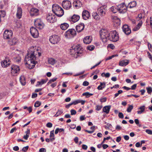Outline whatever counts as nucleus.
Segmentation results:
<instances>
[{
	"mask_svg": "<svg viewBox=\"0 0 152 152\" xmlns=\"http://www.w3.org/2000/svg\"><path fill=\"white\" fill-rule=\"evenodd\" d=\"M69 25L67 23H64L61 24L60 25L61 28L63 30H65L69 27Z\"/></svg>",
	"mask_w": 152,
	"mask_h": 152,
	"instance_id": "nucleus-26",
	"label": "nucleus"
},
{
	"mask_svg": "<svg viewBox=\"0 0 152 152\" xmlns=\"http://www.w3.org/2000/svg\"><path fill=\"white\" fill-rule=\"evenodd\" d=\"M57 78H53V79L50 80L49 81L48 83V84L49 85L52 82H54L56 80Z\"/></svg>",
	"mask_w": 152,
	"mask_h": 152,
	"instance_id": "nucleus-49",
	"label": "nucleus"
},
{
	"mask_svg": "<svg viewBox=\"0 0 152 152\" xmlns=\"http://www.w3.org/2000/svg\"><path fill=\"white\" fill-rule=\"evenodd\" d=\"M29 148L28 146H27L26 147H23L22 149V151L24 152H25V151H26Z\"/></svg>",
	"mask_w": 152,
	"mask_h": 152,
	"instance_id": "nucleus-51",
	"label": "nucleus"
},
{
	"mask_svg": "<svg viewBox=\"0 0 152 152\" xmlns=\"http://www.w3.org/2000/svg\"><path fill=\"white\" fill-rule=\"evenodd\" d=\"M63 113L62 110H58L54 116V117H57L61 115Z\"/></svg>",
	"mask_w": 152,
	"mask_h": 152,
	"instance_id": "nucleus-38",
	"label": "nucleus"
},
{
	"mask_svg": "<svg viewBox=\"0 0 152 152\" xmlns=\"http://www.w3.org/2000/svg\"><path fill=\"white\" fill-rule=\"evenodd\" d=\"M5 15V12L4 11H0V17L1 19V17H4Z\"/></svg>",
	"mask_w": 152,
	"mask_h": 152,
	"instance_id": "nucleus-46",
	"label": "nucleus"
},
{
	"mask_svg": "<svg viewBox=\"0 0 152 152\" xmlns=\"http://www.w3.org/2000/svg\"><path fill=\"white\" fill-rule=\"evenodd\" d=\"M30 31L32 36L34 38H37L38 36V31L35 28L32 27L30 28Z\"/></svg>",
	"mask_w": 152,
	"mask_h": 152,
	"instance_id": "nucleus-12",
	"label": "nucleus"
},
{
	"mask_svg": "<svg viewBox=\"0 0 152 152\" xmlns=\"http://www.w3.org/2000/svg\"><path fill=\"white\" fill-rule=\"evenodd\" d=\"M20 71V68L19 66L13 65L11 66V73L12 76H16Z\"/></svg>",
	"mask_w": 152,
	"mask_h": 152,
	"instance_id": "nucleus-7",
	"label": "nucleus"
},
{
	"mask_svg": "<svg viewBox=\"0 0 152 152\" xmlns=\"http://www.w3.org/2000/svg\"><path fill=\"white\" fill-rule=\"evenodd\" d=\"M115 56V55H114L105 58V60L107 61L108 60H110Z\"/></svg>",
	"mask_w": 152,
	"mask_h": 152,
	"instance_id": "nucleus-50",
	"label": "nucleus"
},
{
	"mask_svg": "<svg viewBox=\"0 0 152 152\" xmlns=\"http://www.w3.org/2000/svg\"><path fill=\"white\" fill-rule=\"evenodd\" d=\"M106 7L105 6H103L98 8L97 11L98 14L102 16H104L106 12Z\"/></svg>",
	"mask_w": 152,
	"mask_h": 152,
	"instance_id": "nucleus-11",
	"label": "nucleus"
},
{
	"mask_svg": "<svg viewBox=\"0 0 152 152\" xmlns=\"http://www.w3.org/2000/svg\"><path fill=\"white\" fill-rule=\"evenodd\" d=\"M71 115H75L76 113V111L74 110H71L70 111Z\"/></svg>",
	"mask_w": 152,
	"mask_h": 152,
	"instance_id": "nucleus-54",
	"label": "nucleus"
},
{
	"mask_svg": "<svg viewBox=\"0 0 152 152\" xmlns=\"http://www.w3.org/2000/svg\"><path fill=\"white\" fill-rule=\"evenodd\" d=\"M73 5L76 7L78 8L82 6L81 2L79 0H77L73 3Z\"/></svg>",
	"mask_w": 152,
	"mask_h": 152,
	"instance_id": "nucleus-31",
	"label": "nucleus"
},
{
	"mask_svg": "<svg viewBox=\"0 0 152 152\" xmlns=\"http://www.w3.org/2000/svg\"><path fill=\"white\" fill-rule=\"evenodd\" d=\"M106 86V83L105 82H100V85L98 86L97 88L99 90H102Z\"/></svg>",
	"mask_w": 152,
	"mask_h": 152,
	"instance_id": "nucleus-30",
	"label": "nucleus"
},
{
	"mask_svg": "<svg viewBox=\"0 0 152 152\" xmlns=\"http://www.w3.org/2000/svg\"><path fill=\"white\" fill-rule=\"evenodd\" d=\"M119 37L118 33L115 30L110 32L108 40L113 42H116L119 40Z\"/></svg>",
	"mask_w": 152,
	"mask_h": 152,
	"instance_id": "nucleus-5",
	"label": "nucleus"
},
{
	"mask_svg": "<svg viewBox=\"0 0 152 152\" xmlns=\"http://www.w3.org/2000/svg\"><path fill=\"white\" fill-rule=\"evenodd\" d=\"M13 32L11 30H6L3 34V38L5 39H10L12 36Z\"/></svg>",
	"mask_w": 152,
	"mask_h": 152,
	"instance_id": "nucleus-10",
	"label": "nucleus"
},
{
	"mask_svg": "<svg viewBox=\"0 0 152 152\" xmlns=\"http://www.w3.org/2000/svg\"><path fill=\"white\" fill-rule=\"evenodd\" d=\"M135 146L137 147H141L142 146L141 145L140 143L139 142H137L135 144Z\"/></svg>",
	"mask_w": 152,
	"mask_h": 152,
	"instance_id": "nucleus-62",
	"label": "nucleus"
},
{
	"mask_svg": "<svg viewBox=\"0 0 152 152\" xmlns=\"http://www.w3.org/2000/svg\"><path fill=\"white\" fill-rule=\"evenodd\" d=\"M30 13L31 16H37L39 14V10L37 8H32L30 10Z\"/></svg>",
	"mask_w": 152,
	"mask_h": 152,
	"instance_id": "nucleus-15",
	"label": "nucleus"
},
{
	"mask_svg": "<svg viewBox=\"0 0 152 152\" xmlns=\"http://www.w3.org/2000/svg\"><path fill=\"white\" fill-rule=\"evenodd\" d=\"M13 59L14 61L15 62L19 63L21 61V58L20 56H18L16 57H14Z\"/></svg>",
	"mask_w": 152,
	"mask_h": 152,
	"instance_id": "nucleus-35",
	"label": "nucleus"
},
{
	"mask_svg": "<svg viewBox=\"0 0 152 152\" xmlns=\"http://www.w3.org/2000/svg\"><path fill=\"white\" fill-rule=\"evenodd\" d=\"M70 52L72 54L76 55L77 56H80L83 53V48L80 45L74 46L72 47Z\"/></svg>",
	"mask_w": 152,
	"mask_h": 152,
	"instance_id": "nucleus-2",
	"label": "nucleus"
},
{
	"mask_svg": "<svg viewBox=\"0 0 152 152\" xmlns=\"http://www.w3.org/2000/svg\"><path fill=\"white\" fill-rule=\"evenodd\" d=\"M22 14V10L21 8L18 7L17 8L16 13L17 17L18 19H20L21 18Z\"/></svg>",
	"mask_w": 152,
	"mask_h": 152,
	"instance_id": "nucleus-22",
	"label": "nucleus"
},
{
	"mask_svg": "<svg viewBox=\"0 0 152 152\" xmlns=\"http://www.w3.org/2000/svg\"><path fill=\"white\" fill-rule=\"evenodd\" d=\"M129 63V60H122L119 62V65L121 66H125L127 65Z\"/></svg>",
	"mask_w": 152,
	"mask_h": 152,
	"instance_id": "nucleus-23",
	"label": "nucleus"
},
{
	"mask_svg": "<svg viewBox=\"0 0 152 152\" xmlns=\"http://www.w3.org/2000/svg\"><path fill=\"white\" fill-rule=\"evenodd\" d=\"M93 95V94H92L88 92L84 93L82 94L83 96H86L87 98H88L90 96H92Z\"/></svg>",
	"mask_w": 152,
	"mask_h": 152,
	"instance_id": "nucleus-41",
	"label": "nucleus"
},
{
	"mask_svg": "<svg viewBox=\"0 0 152 152\" xmlns=\"http://www.w3.org/2000/svg\"><path fill=\"white\" fill-rule=\"evenodd\" d=\"M122 29L126 35L129 34L131 32V29L127 25H124L123 26Z\"/></svg>",
	"mask_w": 152,
	"mask_h": 152,
	"instance_id": "nucleus-17",
	"label": "nucleus"
},
{
	"mask_svg": "<svg viewBox=\"0 0 152 152\" xmlns=\"http://www.w3.org/2000/svg\"><path fill=\"white\" fill-rule=\"evenodd\" d=\"M42 22V21L40 19H37L35 20L34 22L35 26L37 25V24L40 23V22Z\"/></svg>",
	"mask_w": 152,
	"mask_h": 152,
	"instance_id": "nucleus-43",
	"label": "nucleus"
},
{
	"mask_svg": "<svg viewBox=\"0 0 152 152\" xmlns=\"http://www.w3.org/2000/svg\"><path fill=\"white\" fill-rule=\"evenodd\" d=\"M94 46L93 45L89 46L87 47V49H88V50L91 51L93 50L94 49Z\"/></svg>",
	"mask_w": 152,
	"mask_h": 152,
	"instance_id": "nucleus-47",
	"label": "nucleus"
},
{
	"mask_svg": "<svg viewBox=\"0 0 152 152\" xmlns=\"http://www.w3.org/2000/svg\"><path fill=\"white\" fill-rule=\"evenodd\" d=\"M111 108V106H106L103 107V112L108 114L109 113L110 109Z\"/></svg>",
	"mask_w": 152,
	"mask_h": 152,
	"instance_id": "nucleus-28",
	"label": "nucleus"
},
{
	"mask_svg": "<svg viewBox=\"0 0 152 152\" xmlns=\"http://www.w3.org/2000/svg\"><path fill=\"white\" fill-rule=\"evenodd\" d=\"M85 102V101L84 100H81L80 99H78L77 100H76L75 101L73 102V104L74 105H76L78 103H81V104L82 105L84 104Z\"/></svg>",
	"mask_w": 152,
	"mask_h": 152,
	"instance_id": "nucleus-33",
	"label": "nucleus"
},
{
	"mask_svg": "<svg viewBox=\"0 0 152 152\" xmlns=\"http://www.w3.org/2000/svg\"><path fill=\"white\" fill-rule=\"evenodd\" d=\"M76 34V32L75 29H70L67 31L65 33V37L67 38L74 37Z\"/></svg>",
	"mask_w": 152,
	"mask_h": 152,
	"instance_id": "nucleus-6",
	"label": "nucleus"
},
{
	"mask_svg": "<svg viewBox=\"0 0 152 152\" xmlns=\"http://www.w3.org/2000/svg\"><path fill=\"white\" fill-rule=\"evenodd\" d=\"M20 81L21 84L24 86L26 84L25 77L24 76H22L20 77Z\"/></svg>",
	"mask_w": 152,
	"mask_h": 152,
	"instance_id": "nucleus-32",
	"label": "nucleus"
},
{
	"mask_svg": "<svg viewBox=\"0 0 152 152\" xmlns=\"http://www.w3.org/2000/svg\"><path fill=\"white\" fill-rule=\"evenodd\" d=\"M110 10L113 13H114L117 12V11H118V7L116 8L114 6H112L110 8Z\"/></svg>",
	"mask_w": 152,
	"mask_h": 152,
	"instance_id": "nucleus-40",
	"label": "nucleus"
},
{
	"mask_svg": "<svg viewBox=\"0 0 152 152\" xmlns=\"http://www.w3.org/2000/svg\"><path fill=\"white\" fill-rule=\"evenodd\" d=\"M145 16V14L144 11L142 12L141 13L139 14L138 16L136 18V20L137 21H140L142 20H144V18Z\"/></svg>",
	"mask_w": 152,
	"mask_h": 152,
	"instance_id": "nucleus-18",
	"label": "nucleus"
},
{
	"mask_svg": "<svg viewBox=\"0 0 152 152\" xmlns=\"http://www.w3.org/2000/svg\"><path fill=\"white\" fill-rule=\"evenodd\" d=\"M82 17L84 19L86 20L90 17V15L88 11L84 10L82 13Z\"/></svg>",
	"mask_w": 152,
	"mask_h": 152,
	"instance_id": "nucleus-19",
	"label": "nucleus"
},
{
	"mask_svg": "<svg viewBox=\"0 0 152 152\" xmlns=\"http://www.w3.org/2000/svg\"><path fill=\"white\" fill-rule=\"evenodd\" d=\"M118 116L119 117L121 118H123L124 117V115L122 113H119Z\"/></svg>",
	"mask_w": 152,
	"mask_h": 152,
	"instance_id": "nucleus-53",
	"label": "nucleus"
},
{
	"mask_svg": "<svg viewBox=\"0 0 152 152\" xmlns=\"http://www.w3.org/2000/svg\"><path fill=\"white\" fill-rule=\"evenodd\" d=\"M138 110H140L137 111V113L138 114H140L142 113L145 111V106H142L138 108Z\"/></svg>",
	"mask_w": 152,
	"mask_h": 152,
	"instance_id": "nucleus-29",
	"label": "nucleus"
},
{
	"mask_svg": "<svg viewBox=\"0 0 152 152\" xmlns=\"http://www.w3.org/2000/svg\"><path fill=\"white\" fill-rule=\"evenodd\" d=\"M48 62L50 64L53 65L55 63V60L53 58H50L48 60Z\"/></svg>",
	"mask_w": 152,
	"mask_h": 152,
	"instance_id": "nucleus-42",
	"label": "nucleus"
},
{
	"mask_svg": "<svg viewBox=\"0 0 152 152\" xmlns=\"http://www.w3.org/2000/svg\"><path fill=\"white\" fill-rule=\"evenodd\" d=\"M47 80L44 79H42L41 80L37 82V84L36 85L37 86H39V85H42L46 83Z\"/></svg>",
	"mask_w": 152,
	"mask_h": 152,
	"instance_id": "nucleus-36",
	"label": "nucleus"
},
{
	"mask_svg": "<svg viewBox=\"0 0 152 152\" xmlns=\"http://www.w3.org/2000/svg\"><path fill=\"white\" fill-rule=\"evenodd\" d=\"M107 100V98L106 97L101 98L100 101L101 102H106Z\"/></svg>",
	"mask_w": 152,
	"mask_h": 152,
	"instance_id": "nucleus-56",
	"label": "nucleus"
},
{
	"mask_svg": "<svg viewBox=\"0 0 152 152\" xmlns=\"http://www.w3.org/2000/svg\"><path fill=\"white\" fill-rule=\"evenodd\" d=\"M80 16L79 15H74L72 17V21L74 23L80 19Z\"/></svg>",
	"mask_w": 152,
	"mask_h": 152,
	"instance_id": "nucleus-24",
	"label": "nucleus"
},
{
	"mask_svg": "<svg viewBox=\"0 0 152 152\" xmlns=\"http://www.w3.org/2000/svg\"><path fill=\"white\" fill-rule=\"evenodd\" d=\"M63 7L66 10L69 9L71 7V4L68 0H64L62 3Z\"/></svg>",
	"mask_w": 152,
	"mask_h": 152,
	"instance_id": "nucleus-14",
	"label": "nucleus"
},
{
	"mask_svg": "<svg viewBox=\"0 0 152 152\" xmlns=\"http://www.w3.org/2000/svg\"><path fill=\"white\" fill-rule=\"evenodd\" d=\"M54 131L53 130L50 132V137H54Z\"/></svg>",
	"mask_w": 152,
	"mask_h": 152,
	"instance_id": "nucleus-59",
	"label": "nucleus"
},
{
	"mask_svg": "<svg viewBox=\"0 0 152 152\" xmlns=\"http://www.w3.org/2000/svg\"><path fill=\"white\" fill-rule=\"evenodd\" d=\"M47 20L50 23H53L56 20L55 16L52 14H49L47 17Z\"/></svg>",
	"mask_w": 152,
	"mask_h": 152,
	"instance_id": "nucleus-13",
	"label": "nucleus"
},
{
	"mask_svg": "<svg viewBox=\"0 0 152 152\" xmlns=\"http://www.w3.org/2000/svg\"><path fill=\"white\" fill-rule=\"evenodd\" d=\"M137 87V84H134L132 85V86L131 88H130L132 90H135L136 88Z\"/></svg>",
	"mask_w": 152,
	"mask_h": 152,
	"instance_id": "nucleus-57",
	"label": "nucleus"
},
{
	"mask_svg": "<svg viewBox=\"0 0 152 152\" xmlns=\"http://www.w3.org/2000/svg\"><path fill=\"white\" fill-rule=\"evenodd\" d=\"M142 23V22L141 21H140L138 23L137 25L133 28L132 30L134 31H135L138 30L141 26Z\"/></svg>",
	"mask_w": 152,
	"mask_h": 152,
	"instance_id": "nucleus-27",
	"label": "nucleus"
},
{
	"mask_svg": "<svg viewBox=\"0 0 152 152\" xmlns=\"http://www.w3.org/2000/svg\"><path fill=\"white\" fill-rule=\"evenodd\" d=\"M102 108V106L97 105L96 106V110L97 111L100 110Z\"/></svg>",
	"mask_w": 152,
	"mask_h": 152,
	"instance_id": "nucleus-52",
	"label": "nucleus"
},
{
	"mask_svg": "<svg viewBox=\"0 0 152 152\" xmlns=\"http://www.w3.org/2000/svg\"><path fill=\"white\" fill-rule=\"evenodd\" d=\"M145 132L148 134H152V131L150 129H146Z\"/></svg>",
	"mask_w": 152,
	"mask_h": 152,
	"instance_id": "nucleus-55",
	"label": "nucleus"
},
{
	"mask_svg": "<svg viewBox=\"0 0 152 152\" xmlns=\"http://www.w3.org/2000/svg\"><path fill=\"white\" fill-rule=\"evenodd\" d=\"M40 49L39 47L31 46L28 50V53L26 56L25 61L26 62V66L28 69H31L34 68L36 64V55L37 53L39 56L41 55Z\"/></svg>",
	"mask_w": 152,
	"mask_h": 152,
	"instance_id": "nucleus-1",
	"label": "nucleus"
},
{
	"mask_svg": "<svg viewBox=\"0 0 152 152\" xmlns=\"http://www.w3.org/2000/svg\"><path fill=\"white\" fill-rule=\"evenodd\" d=\"M89 84V83L87 81H85L83 83V85L85 86H88Z\"/></svg>",
	"mask_w": 152,
	"mask_h": 152,
	"instance_id": "nucleus-61",
	"label": "nucleus"
},
{
	"mask_svg": "<svg viewBox=\"0 0 152 152\" xmlns=\"http://www.w3.org/2000/svg\"><path fill=\"white\" fill-rule=\"evenodd\" d=\"M110 32L105 29H102L100 31V37L103 42L105 43L107 42L110 36Z\"/></svg>",
	"mask_w": 152,
	"mask_h": 152,
	"instance_id": "nucleus-4",
	"label": "nucleus"
},
{
	"mask_svg": "<svg viewBox=\"0 0 152 152\" xmlns=\"http://www.w3.org/2000/svg\"><path fill=\"white\" fill-rule=\"evenodd\" d=\"M76 125L74 124H71L70 125V127L71 129H75L76 127Z\"/></svg>",
	"mask_w": 152,
	"mask_h": 152,
	"instance_id": "nucleus-63",
	"label": "nucleus"
},
{
	"mask_svg": "<svg viewBox=\"0 0 152 152\" xmlns=\"http://www.w3.org/2000/svg\"><path fill=\"white\" fill-rule=\"evenodd\" d=\"M92 40V38L91 36H88L85 37L83 40L84 43L88 44L91 43Z\"/></svg>",
	"mask_w": 152,
	"mask_h": 152,
	"instance_id": "nucleus-21",
	"label": "nucleus"
},
{
	"mask_svg": "<svg viewBox=\"0 0 152 152\" xmlns=\"http://www.w3.org/2000/svg\"><path fill=\"white\" fill-rule=\"evenodd\" d=\"M46 150L45 148H42L39 149V152H46Z\"/></svg>",
	"mask_w": 152,
	"mask_h": 152,
	"instance_id": "nucleus-60",
	"label": "nucleus"
},
{
	"mask_svg": "<svg viewBox=\"0 0 152 152\" xmlns=\"http://www.w3.org/2000/svg\"><path fill=\"white\" fill-rule=\"evenodd\" d=\"M146 89L147 90V93L149 94H151L152 92V88L151 87H147Z\"/></svg>",
	"mask_w": 152,
	"mask_h": 152,
	"instance_id": "nucleus-45",
	"label": "nucleus"
},
{
	"mask_svg": "<svg viewBox=\"0 0 152 152\" xmlns=\"http://www.w3.org/2000/svg\"><path fill=\"white\" fill-rule=\"evenodd\" d=\"M49 40L51 43L55 44L57 43L59 41L60 38L58 35H53L50 37Z\"/></svg>",
	"mask_w": 152,
	"mask_h": 152,
	"instance_id": "nucleus-8",
	"label": "nucleus"
},
{
	"mask_svg": "<svg viewBox=\"0 0 152 152\" xmlns=\"http://www.w3.org/2000/svg\"><path fill=\"white\" fill-rule=\"evenodd\" d=\"M41 104V103L39 101L36 102L34 104V106L35 107H39Z\"/></svg>",
	"mask_w": 152,
	"mask_h": 152,
	"instance_id": "nucleus-48",
	"label": "nucleus"
},
{
	"mask_svg": "<svg viewBox=\"0 0 152 152\" xmlns=\"http://www.w3.org/2000/svg\"><path fill=\"white\" fill-rule=\"evenodd\" d=\"M18 41V39L15 38L11 39L9 41V43L11 45H16Z\"/></svg>",
	"mask_w": 152,
	"mask_h": 152,
	"instance_id": "nucleus-25",
	"label": "nucleus"
},
{
	"mask_svg": "<svg viewBox=\"0 0 152 152\" xmlns=\"http://www.w3.org/2000/svg\"><path fill=\"white\" fill-rule=\"evenodd\" d=\"M133 107L132 105H129L127 108V111L128 113L131 112L132 110L133 109Z\"/></svg>",
	"mask_w": 152,
	"mask_h": 152,
	"instance_id": "nucleus-44",
	"label": "nucleus"
},
{
	"mask_svg": "<svg viewBox=\"0 0 152 152\" xmlns=\"http://www.w3.org/2000/svg\"><path fill=\"white\" fill-rule=\"evenodd\" d=\"M136 5V2L135 1H132L130 2L129 4V7L130 8H132L135 7Z\"/></svg>",
	"mask_w": 152,
	"mask_h": 152,
	"instance_id": "nucleus-37",
	"label": "nucleus"
},
{
	"mask_svg": "<svg viewBox=\"0 0 152 152\" xmlns=\"http://www.w3.org/2000/svg\"><path fill=\"white\" fill-rule=\"evenodd\" d=\"M121 140V137L120 136H119L117 137L116 141L117 142H119Z\"/></svg>",
	"mask_w": 152,
	"mask_h": 152,
	"instance_id": "nucleus-64",
	"label": "nucleus"
},
{
	"mask_svg": "<svg viewBox=\"0 0 152 152\" xmlns=\"http://www.w3.org/2000/svg\"><path fill=\"white\" fill-rule=\"evenodd\" d=\"M44 25L43 23V22H40V23L38 24L37 25L35 26L37 28H39V29H42L44 27Z\"/></svg>",
	"mask_w": 152,
	"mask_h": 152,
	"instance_id": "nucleus-39",
	"label": "nucleus"
},
{
	"mask_svg": "<svg viewBox=\"0 0 152 152\" xmlns=\"http://www.w3.org/2000/svg\"><path fill=\"white\" fill-rule=\"evenodd\" d=\"M11 61L10 60L7 58L2 61L1 62V65L3 67H8L10 64Z\"/></svg>",
	"mask_w": 152,
	"mask_h": 152,
	"instance_id": "nucleus-16",
	"label": "nucleus"
},
{
	"mask_svg": "<svg viewBox=\"0 0 152 152\" xmlns=\"http://www.w3.org/2000/svg\"><path fill=\"white\" fill-rule=\"evenodd\" d=\"M84 25L83 23H81L77 25L76 27L77 32H80L83 31L84 28Z\"/></svg>",
	"mask_w": 152,
	"mask_h": 152,
	"instance_id": "nucleus-20",
	"label": "nucleus"
},
{
	"mask_svg": "<svg viewBox=\"0 0 152 152\" xmlns=\"http://www.w3.org/2000/svg\"><path fill=\"white\" fill-rule=\"evenodd\" d=\"M46 126L49 128H51L52 126V124L50 122L46 124Z\"/></svg>",
	"mask_w": 152,
	"mask_h": 152,
	"instance_id": "nucleus-58",
	"label": "nucleus"
},
{
	"mask_svg": "<svg viewBox=\"0 0 152 152\" xmlns=\"http://www.w3.org/2000/svg\"><path fill=\"white\" fill-rule=\"evenodd\" d=\"M92 17L95 19L97 20H98L100 18L98 15V14L96 12H94L92 14Z\"/></svg>",
	"mask_w": 152,
	"mask_h": 152,
	"instance_id": "nucleus-34",
	"label": "nucleus"
},
{
	"mask_svg": "<svg viewBox=\"0 0 152 152\" xmlns=\"http://www.w3.org/2000/svg\"><path fill=\"white\" fill-rule=\"evenodd\" d=\"M117 7L118 11L120 13H124L126 11L127 7L124 3L118 5Z\"/></svg>",
	"mask_w": 152,
	"mask_h": 152,
	"instance_id": "nucleus-9",
	"label": "nucleus"
},
{
	"mask_svg": "<svg viewBox=\"0 0 152 152\" xmlns=\"http://www.w3.org/2000/svg\"><path fill=\"white\" fill-rule=\"evenodd\" d=\"M53 12L58 17H61L64 14L63 10L57 4H54L52 6Z\"/></svg>",
	"mask_w": 152,
	"mask_h": 152,
	"instance_id": "nucleus-3",
	"label": "nucleus"
}]
</instances>
